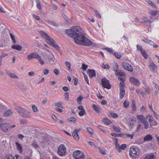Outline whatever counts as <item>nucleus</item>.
<instances>
[{
	"mask_svg": "<svg viewBox=\"0 0 159 159\" xmlns=\"http://www.w3.org/2000/svg\"><path fill=\"white\" fill-rule=\"evenodd\" d=\"M65 33L70 37L74 38L75 42L78 44L89 46L92 43L85 37L83 29L79 26H73L70 29L66 30Z\"/></svg>",
	"mask_w": 159,
	"mask_h": 159,
	"instance_id": "f257e3e1",
	"label": "nucleus"
},
{
	"mask_svg": "<svg viewBox=\"0 0 159 159\" xmlns=\"http://www.w3.org/2000/svg\"><path fill=\"white\" fill-rule=\"evenodd\" d=\"M39 33L43 38H45L46 41L48 44H49L57 50L59 49V46L55 43L53 39L48 35L47 33L43 31H40Z\"/></svg>",
	"mask_w": 159,
	"mask_h": 159,
	"instance_id": "f03ea898",
	"label": "nucleus"
},
{
	"mask_svg": "<svg viewBox=\"0 0 159 159\" xmlns=\"http://www.w3.org/2000/svg\"><path fill=\"white\" fill-rule=\"evenodd\" d=\"M17 110L18 112L23 117L29 118L31 116V112L24 108L19 107Z\"/></svg>",
	"mask_w": 159,
	"mask_h": 159,
	"instance_id": "7ed1b4c3",
	"label": "nucleus"
},
{
	"mask_svg": "<svg viewBox=\"0 0 159 159\" xmlns=\"http://www.w3.org/2000/svg\"><path fill=\"white\" fill-rule=\"evenodd\" d=\"M139 154V149L136 147H132L130 148L129 152V155L133 159H136V156Z\"/></svg>",
	"mask_w": 159,
	"mask_h": 159,
	"instance_id": "20e7f679",
	"label": "nucleus"
},
{
	"mask_svg": "<svg viewBox=\"0 0 159 159\" xmlns=\"http://www.w3.org/2000/svg\"><path fill=\"white\" fill-rule=\"evenodd\" d=\"M57 153L59 155L61 156H64L66 154V149L64 145L62 144L59 146Z\"/></svg>",
	"mask_w": 159,
	"mask_h": 159,
	"instance_id": "39448f33",
	"label": "nucleus"
},
{
	"mask_svg": "<svg viewBox=\"0 0 159 159\" xmlns=\"http://www.w3.org/2000/svg\"><path fill=\"white\" fill-rule=\"evenodd\" d=\"M73 156L75 159H85L84 154L80 151H75L73 153Z\"/></svg>",
	"mask_w": 159,
	"mask_h": 159,
	"instance_id": "423d86ee",
	"label": "nucleus"
},
{
	"mask_svg": "<svg viewBox=\"0 0 159 159\" xmlns=\"http://www.w3.org/2000/svg\"><path fill=\"white\" fill-rule=\"evenodd\" d=\"M123 67L128 71L132 72L133 71V68L128 63L123 62L122 63Z\"/></svg>",
	"mask_w": 159,
	"mask_h": 159,
	"instance_id": "0eeeda50",
	"label": "nucleus"
},
{
	"mask_svg": "<svg viewBox=\"0 0 159 159\" xmlns=\"http://www.w3.org/2000/svg\"><path fill=\"white\" fill-rule=\"evenodd\" d=\"M101 82L102 85L104 88H107L108 89H111V86L108 80L106 79L105 78H103Z\"/></svg>",
	"mask_w": 159,
	"mask_h": 159,
	"instance_id": "6e6552de",
	"label": "nucleus"
},
{
	"mask_svg": "<svg viewBox=\"0 0 159 159\" xmlns=\"http://www.w3.org/2000/svg\"><path fill=\"white\" fill-rule=\"evenodd\" d=\"M130 82L133 84L138 86L140 85V81L138 79L134 77H130L129 78Z\"/></svg>",
	"mask_w": 159,
	"mask_h": 159,
	"instance_id": "1a4fd4ad",
	"label": "nucleus"
},
{
	"mask_svg": "<svg viewBox=\"0 0 159 159\" xmlns=\"http://www.w3.org/2000/svg\"><path fill=\"white\" fill-rule=\"evenodd\" d=\"M51 138L50 137H45L43 139V140L41 142V143L43 146H45L47 144H50Z\"/></svg>",
	"mask_w": 159,
	"mask_h": 159,
	"instance_id": "9d476101",
	"label": "nucleus"
},
{
	"mask_svg": "<svg viewBox=\"0 0 159 159\" xmlns=\"http://www.w3.org/2000/svg\"><path fill=\"white\" fill-rule=\"evenodd\" d=\"M0 126L2 130L4 132H7L9 130V124L7 123H2Z\"/></svg>",
	"mask_w": 159,
	"mask_h": 159,
	"instance_id": "9b49d317",
	"label": "nucleus"
},
{
	"mask_svg": "<svg viewBox=\"0 0 159 159\" xmlns=\"http://www.w3.org/2000/svg\"><path fill=\"white\" fill-rule=\"evenodd\" d=\"M51 56H48L45 59L47 60L50 63H53L54 61V55L52 53L51 54Z\"/></svg>",
	"mask_w": 159,
	"mask_h": 159,
	"instance_id": "f8f14e48",
	"label": "nucleus"
},
{
	"mask_svg": "<svg viewBox=\"0 0 159 159\" xmlns=\"http://www.w3.org/2000/svg\"><path fill=\"white\" fill-rule=\"evenodd\" d=\"M88 71L90 77L92 78L93 76H95V72L94 70L89 69L88 70Z\"/></svg>",
	"mask_w": 159,
	"mask_h": 159,
	"instance_id": "ddd939ff",
	"label": "nucleus"
},
{
	"mask_svg": "<svg viewBox=\"0 0 159 159\" xmlns=\"http://www.w3.org/2000/svg\"><path fill=\"white\" fill-rule=\"evenodd\" d=\"M152 137L150 134H148L146 135L144 138L143 142L149 141L152 140Z\"/></svg>",
	"mask_w": 159,
	"mask_h": 159,
	"instance_id": "4468645a",
	"label": "nucleus"
},
{
	"mask_svg": "<svg viewBox=\"0 0 159 159\" xmlns=\"http://www.w3.org/2000/svg\"><path fill=\"white\" fill-rule=\"evenodd\" d=\"M7 73L10 77L16 79H18V77L15 74L12 73L9 71H7Z\"/></svg>",
	"mask_w": 159,
	"mask_h": 159,
	"instance_id": "2eb2a0df",
	"label": "nucleus"
},
{
	"mask_svg": "<svg viewBox=\"0 0 159 159\" xmlns=\"http://www.w3.org/2000/svg\"><path fill=\"white\" fill-rule=\"evenodd\" d=\"M125 94V90L124 89H120V99H122Z\"/></svg>",
	"mask_w": 159,
	"mask_h": 159,
	"instance_id": "dca6fc26",
	"label": "nucleus"
},
{
	"mask_svg": "<svg viewBox=\"0 0 159 159\" xmlns=\"http://www.w3.org/2000/svg\"><path fill=\"white\" fill-rule=\"evenodd\" d=\"M115 140L116 141V143L115 144L116 149L119 152H121V147L119 145L118 143L117 139L116 138L115 139Z\"/></svg>",
	"mask_w": 159,
	"mask_h": 159,
	"instance_id": "f3484780",
	"label": "nucleus"
},
{
	"mask_svg": "<svg viewBox=\"0 0 159 159\" xmlns=\"http://www.w3.org/2000/svg\"><path fill=\"white\" fill-rule=\"evenodd\" d=\"M78 133L76 131L74 130L72 134L74 139L77 141L79 139V136Z\"/></svg>",
	"mask_w": 159,
	"mask_h": 159,
	"instance_id": "a211bd4d",
	"label": "nucleus"
},
{
	"mask_svg": "<svg viewBox=\"0 0 159 159\" xmlns=\"http://www.w3.org/2000/svg\"><path fill=\"white\" fill-rule=\"evenodd\" d=\"M11 48L18 51H21L22 49V47L19 45H12Z\"/></svg>",
	"mask_w": 159,
	"mask_h": 159,
	"instance_id": "6ab92c4d",
	"label": "nucleus"
},
{
	"mask_svg": "<svg viewBox=\"0 0 159 159\" xmlns=\"http://www.w3.org/2000/svg\"><path fill=\"white\" fill-rule=\"evenodd\" d=\"M129 126L132 128L133 127L135 124V121L133 119L131 118L129 120Z\"/></svg>",
	"mask_w": 159,
	"mask_h": 159,
	"instance_id": "aec40b11",
	"label": "nucleus"
},
{
	"mask_svg": "<svg viewBox=\"0 0 159 159\" xmlns=\"http://www.w3.org/2000/svg\"><path fill=\"white\" fill-rule=\"evenodd\" d=\"M102 121L107 125H109L111 123V121L107 118H104L102 120Z\"/></svg>",
	"mask_w": 159,
	"mask_h": 159,
	"instance_id": "412c9836",
	"label": "nucleus"
},
{
	"mask_svg": "<svg viewBox=\"0 0 159 159\" xmlns=\"http://www.w3.org/2000/svg\"><path fill=\"white\" fill-rule=\"evenodd\" d=\"M150 68L152 70H154L157 69V66L153 62H150L149 66Z\"/></svg>",
	"mask_w": 159,
	"mask_h": 159,
	"instance_id": "4be33fe9",
	"label": "nucleus"
},
{
	"mask_svg": "<svg viewBox=\"0 0 159 159\" xmlns=\"http://www.w3.org/2000/svg\"><path fill=\"white\" fill-rule=\"evenodd\" d=\"M137 117L142 123L146 120L145 117L143 115H138Z\"/></svg>",
	"mask_w": 159,
	"mask_h": 159,
	"instance_id": "5701e85b",
	"label": "nucleus"
},
{
	"mask_svg": "<svg viewBox=\"0 0 159 159\" xmlns=\"http://www.w3.org/2000/svg\"><path fill=\"white\" fill-rule=\"evenodd\" d=\"M112 66L113 67V70L117 72L118 70V64L115 62H114L112 64Z\"/></svg>",
	"mask_w": 159,
	"mask_h": 159,
	"instance_id": "b1692460",
	"label": "nucleus"
},
{
	"mask_svg": "<svg viewBox=\"0 0 159 159\" xmlns=\"http://www.w3.org/2000/svg\"><path fill=\"white\" fill-rule=\"evenodd\" d=\"M142 123L143 124L144 128L145 129H147L149 128V124L148 121L146 120L143 121Z\"/></svg>",
	"mask_w": 159,
	"mask_h": 159,
	"instance_id": "393cba45",
	"label": "nucleus"
},
{
	"mask_svg": "<svg viewBox=\"0 0 159 159\" xmlns=\"http://www.w3.org/2000/svg\"><path fill=\"white\" fill-rule=\"evenodd\" d=\"M46 22L49 25H51L56 27H57L58 26V24L54 21L51 20H46Z\"/></svg>",
	"mask_w": 159,
	"mask_h": 159,
	"instance_id": "a878e982",
	"label": "nucleus"
},
{
	"mask_svg": "<svg viewBox=\"0 0 159 159\" xmlns=\"http://www.w3.org/2000/svg\"><path fill=\"white\" fill-rule=\"evenodd\" d=\"M16 144L17 148L19 151L21 153H22V148L20 144L18 142H16Z\"/></svg>",
	"mask_w": 159,
	"mask_h": 159,
	"instance_id": "bb28decb",
	"label": "nucleus"
},
{
	"mask_svg": "<svg viewBox=\"0 0 159 159\" xmlns=\"http://www.w3.org/2000/svg\"><path fill=\"white\" fill-rule=\"evenodd\" d=\"M12 112L11 110H9L4 113V115L6 116H9L12 115Z\"/></svg>",
	"mask_w": 159,
	"mask_h": 159,
	"instance_id": "cd10ccee",
	"label": "nucleus"
},
{
	"mask_svg": "<svg viewBox=\"0 0 159 159\" xmlns=\"http://www.w3.org/2000/svg\"><path fill=\"white\" fill-rule=\"evenodd\" d=\"M131 107L133 111H135L136 110V107L135 105V102L134 100L132 101Z\"/></svg>",
	"mask_w": 159,
	"mask_h": 159,
	"instance_id": "c85d7f7f",
	"label": "nucleus"
},
{
	"mask_svg": "<svg viewBox=\"0 0 159 159\" xmlns=\"http://www.w3.org/2000/svg\"><path fill=\"white\" fill-rule=\"evenodd\" d=\"M10 35L11 37V38L13 42V43L14 44H15L16 43V41L15 36L11 33H10Z\"/></svg>",
	"mask_w": 159,
	"mask_h": 159,
	"instance_id": "c756f323",
	"label": "nucleus"
},
{
	"mask_svg": "<svg viewBox=\"0 0 159 159\" xmlns=\"http://www.w3.org/2000/svg\"><path fill=\"white\" fill-rule=\"evenodd\" d=\"M86 129L87 131L90 134L92 135H93V130L91 127H88Z\"/></svg>",
	"mask_w": 159,
	"mask_h": 159,
	"instance_id": "7c9ffc66",
	"label": "nucleus"
},
{
	"mask_svg": "<svg viewBox=\"0 0 159 159\" xmlns=\"http://www.w3.org/2000/svg\"><path fill=\"white\" fill-rule=\"evenodd\" d=\"M83 98H84L82 96H79L77 98V102L80 104H81L82 103V100L83 99Z\"/></svg>",
	"mask_w": 159,
	"mask_h": 159,
	"instance_id": "2f4dec72",
	"label": "nucleus"
},
{
	"mask_svg": "<svg viewBox=\"0 0 159 159\" xmlns=\"http://www.w3.org/2000/svg\"><path fill=\"white\" fill-rule=\"evenodd\" d=\"M116 74L121 76H125V73L121 71H117L116 72Z\"/></svg>",
	"mask_w": 159,
	"mask_h": 159,
	"instance_id": "473e14b6",
	"label": "nucleus"
},
{
	"mask_svg": "<svg viewBox=\"0 0 159 159\" xmlns=\"http://www.w3.org/2000/svg\"><path fill=\"white\" fill-rule=\"evenodd\" d=\"M146 2L149 4L150 5L153 7H154L155 8H156V6L155 5L154 3L153 2L151 1L148 0L146 1Z\"/></svg>",
	"mask_w": 159,
	"mask_h": 159,
	"instance_id": "72a5a7b5",
	"label": "nucleus"
},
{
	"mask_svg": "<svg viewBox=\"0 0 159 159\" xmlns=\"http://www.w3.org/2000/svg\"><path fill=\"white\" fill-rule=\"evenodd\" d=\"M144 159H155V157L154 155H151L147 156Z\"/></svg>",
	"mask_w": 159,
	"mask_h": 159,
	"instance_id": "f704fd0d",
	"label": "nucleus"
},
{
	"mask_svg": "<svg viewBox=\"0 0 159 159\" xmlns=\"http://www.w3.org/2000/svg\"><path fill=\"white\" fill-rule=\"evenodd\" d=\"M110 116L111 117H113L115 118H116L118 117V116L116 114L112 112H110Z\"/></svg>",
	"mask_w": 159,
	"mask_h": 159,
	"instance_id": "c9c22d12",
	"label": "nucleus"
},
{
	"mask_svg": "<svg viewBox=\"0 0 159 159\" xmlns=\"http://www.w3.org/2000/svg\"><path fill=\"white\" fill-rule=\"evenodd\" d=\"M112 128L116 132H120L121 131L120 129L118 126H113Z\"/></svg>",
	"mask_w": 159,
	"mask_h": 159,
	"instance_id": "e433bc0d",
	"label": "nucleus"
},
{
	"mask_svg": "<svg viewBox=\"0 0 159 159\" xmlns=\"http://www.w3.org/2000/svg\"><path fill=\"white\" fill-rule=\"evenodd\" d=\"M148 43L151 45H152L154 48H156L157 47V45L154 43L151 40H149Z\"/></svg>",
	"mask_w": 159,
	"mask_h": 159,
	"instance_id": "4c0bfd02",
	"label": "nucleus"
},
{
	"mask_svg": "<svg viewBox=\"0 0 159 159\" xmlns=\"http://www.w3.org/2000/svg\"><path fill=\"white\" fill-rule=\"evenodd\" d=\"M129 102L128 101L126 100L123 103V106L125 108H127L129 106Z\"/></svg>",
	"mask_w": 159,
	"mask_h": 159,
	"instance_id": "58836bf2",
	"label": "nucleus"
},
{
	"mask_svg": "<svg viewBox=\"0 0 159 159\" xmlns=\"http://www.w3.org/2000/svg\"><path fill=\"white\" fill-rule=\"evenodd\" d=\"M34 58L36 59L40 58V56L36 52L32 53Z\"/></svg>",
	"mask_w": 159,
	"mask_h": 159,
	"instance_id": "ea45409f",
	"label": "nucleus"
},
{
	"mask_svg": "<svg viewBox=\"0 0 159 159\" xmlns=\"http://www.w3.org/2000/svg\"><path fill=\"white\" fill-rule=\"evenodd\" d=\"M102 67L104 69H109L110 68V66L108 64H102Z\"/></svg>",
	"mask_w": 159,
	"mask_h": 159,
	"instance_id": "a19ab883",
	"label": "nucleus"
},
{
	"mask_svg": "<svg viewBox=\"0 0 159 159\" xmlns=\"http://www.w3.org/2000/svg\"><path fill=\"white\" fill-rule=\"evenodd\" d=\"M86 112L84 110H81L79 112V115L80 116H83L84 114H86Z\"/></svg>",
	"mask_w": 159,
	"mask_h": 159,
	"instance_id": "79ce46f5",
	"label": "nucleus"
},
{
	"mask_svg": "<svg viewBox=\"0 0 159 159\" xmlns=\"http://www.w3.org/2000/svg\"><path fill=\"white\" fill-rule=\"evenodd\" d=\"M93 109L97 112H98L99 111V107L96 105H93Z\"/></svg>",
	"mask_w": 159,
	"mask_h": 159,
	"instance_id": "37998d69",
	"label": "nucleus"
},
{
	"mask_svg": "<svg viewBox=\"0 0 159 159\" xmlns=\"http://www.w3.org/2000/svg\"><path fill=\"white\" fill-rule=\"evenodd\" d=\"M125 81H120V89H124V82Z\"/></svg>",
	"mask_w": 159,
	"mask_h": 159,
	"instance_id": "c03bdc74",
	"label": "nucleus"
},
{
	"mask_svg": "<svg viewBox=\"0 0 159 159\" xmlns=\"http://www.w3.org/2000/svg\"><path fill=\"white\" fill-rule=\"evenodd\" d=\"M65 64L67 67H68L70 70H71V65L70 63L67 61L65 62Z\"/></svg>",
	"mask_w": 159,
	"mask_h": 159,
	"instance_id": "a18cd8bd",
	"label": "nucleus"
},
{
	"mask_svg": "<svg viewBox=\"0 0 159 159\" xmlns=\"http://www.w3.org/2000/svg\"><path fill=\"white\" fill-rule=\"evenodd\" d=\"M4 159H15L13 156L11 155H7L4 158Z\"/></svg>",
	"mask_w": 159,
	"mask_h": 159,
	"instance_id": "49530a36",
	"label": "nucleus"
},
{
	"mask_svg": "<svg viewBox=\"0 0 159 159\" xmlns=\"http://www.w3.org/2000/svg\"><path fill=\"white\" fill-rule=\"evenodd\" d=\"M141 53L143 57L146 58L147 57V54L145 51H142L141 52Z\"/></svg>",
	"mask_w": 159,
	"mask_h": 159,
	"instance_id": "de8ad7c7",
	"label": "nucleus"
},
{
	"mask_svg": "<svg viewBox=\"0 0 159 159\" xmlns=\"http://www.w3.org/2000/svg\"><path fill=\"white\" fill-rule=\"evenodd\" d=\"M32 107L33 109V111L34 112H37L38 111V110L37 109V107L34 105H33L32 106Z\"/></svg>",
	"mask_w": 159,
	"mask_h": 159,
	"instance_id": "09e8293b",
	"label": "nucleus"
},
{
	"mask_svg": "<svg viewBox=\"0 0 159 159\" xmlns=\"http://www.w3.org/2000/svg\"><path fill=\"white\" fill-rule=\"evenodd\" d=\"M68 120L69 121H72L73 123H75L76 121V119L74 117H72L68 118Z\"/></svg>",
	"mask_w": 159,
	"mask_h": 159,
	"instance_id": "8fccbe9b",
	"label": "nucleus"
},
{
	"mask_svg": "<svg viewBox=\"0 0 159 159\" xmlns=\"http://www.w3.org/2000/svg\"><path fill=\"white\" fill-rule=\"evenodd\" d=\"M134 135V134H125V137H130L131 139H132L133 138V136Z\"/></svg>",
	"mask_w": 159,
	"mask_h": 159,
	"instance_id": "3c124183",
	"label": "nucleus"
},
{
	"mask_svg": "<svg viewBox=\"0 0 159 159\" xmlns=\"http://www.w3.org/2000/svg\"><path fill=\"white\" fill-rule=\"evenodd\" d=\"M32 146L35 148H39V146L38 145L37 142L35 141H34L33 143Z\"/></svg>",
	"mask_w": 159,
	"mask_h": 159,
	"instance_id": "603ef678",
	"label": "nucleus"
},
{
	"mask_svg": "<svg viewBox=\"0 0 159 159\" xmlns=\"http://www.w3.org/2000/svg\"><path fill=\"white\" fill-rule=\"evenodd\" d=\"M38 61H39L40 64L41 65H43L44 64V61H43V60H42V58H41V57L40 56V58H38Z\"/></svg>",
	"mask_w": 159,
	"mask_h": 159,
	"instance_id": "864d4df0",
	"label": "nucleus"
},
{
	"mask_svg": "<svg viewBox=\"0 0 159 159\" xmlns=\"http://www.w3.org/2000/svg\"><path fill=\"white\" fill-rule=\"evenodd\" d=\"M37 2V7L40 10L41 9V5L40 4L38 0H37V1H36Z\"/></svg>",
	"mask_w": 159,
	"mask_h": 159,
	"instance_id": "5fc2aeb1",
	"label": "nucleus"
},
{
	"mask_svg": "<svg viewBox=\"0 0 159 159\" xmlns=\"http://www.w3.org/2000/svg\"><path fill=\"white\" fill-rule=\"evenodd\" d=\"M63 17L64 19L67 21L68 23H70L71 22V21L70 19H68L65 15H63Z\"/></svg>",
	"mask_w": 159,
	"mask_h": 159,
	"instance_id": "6e6d98bb",
	"label": "nucleus"
},
{
	"mask_svg": "<svg viewBox=\"0 0 159 159\" xmlns=\"http://www.w3.org/2000/svg\"><path fill=\"white\" fill-rule=\"evenodd\" d=\"M8 55L7 53H1V55L0 56V59H2V57H4Z\"/></svg>",
	"mask_w": 159,
	"mask_h": 159,
	"instance_id": "4d7b16f0",
	"label": "nucleus"
},
{
	"mask_svg": "<svg viewBox=\"0 0 159 159\" xmlns=\"http://www.w3.org/2000/svg\"><path fill=\"white\" fill-rule=\"evenodd\" d=\"M84 76L85 82L87 83L89 85V80L87 75L85 74H84Z\"/></svg>",
	"mask_w": 159,
	"mask_h": 159,
	"instance_id": "13d9d810",
	"label": "nucleus"
},
{
	"mask_svg": "<svg viewBox=\"0 0 159 159\" xmlns=\"http://www.w3.org/2000/svg\"><path fill=\"white\" fill-rule=\"evenodd\" d=\"M64 97L65 98V99L66 100H69V95L68 93H66L64 94Z\"/></svg>",
	"mask_w": 159,
	"mask_h": 159,
	"instance_id": "bf43d9fd",
	"label": "nucleus"
},
{
	"mask_svg": "<svg viewBox=\"0 0 159 159\" xmlns=\"http://www.w3.org/2000/svg\"><path fill=\"white\" fill-rule=\"evenodd\" d=\"M4 107L2 104L0 103V113L4 110Z\"/></svg>",
	"mask_w": 159,
	"mask_h": 159,
	"instance_id": "052dcab7",
	"label": "nucleus"
},
{
	"mask_svg": "<svg viewBox=\"0 0 159 159\" xmlns=\"http://www.w3.org/2000/svg\"><path fill=\"white\" fill-rule=\"evenodd\" d=\"M151 15L153 16H155L157 13V11H152L150 12Z\"/></svg>",
	"mask_w": 159,
	"mask_h": 159,
	"instance_id": "680f3d73",
	"label": "nucleus"
},
{
	"mask_svg": "<svg viewBox=\"0 0 159 159\" xmlns=\"http://www.w3.org/2000/svg\"><path fill=\"white\" fill-rule=\"evenodd\" d=\"M53 72L56 76H57L59 75V71L57 69H55L53 70Z\"/></svg>",
	"mask_w": 159,
	"mask_h": 159,
	"instance_id": "e2e57ef3",
	"label": "nucleus"
},
{
	"mask_svg": "<svg viewBox=\"0 0 159 159\" xmlns=\"http://www.w3.org/2000/svg\"><path fill=\"white\" fill-rule=\"evenodd\" d=\"M153 112L156 118L157 119H159V115L154 111H153Z\"/></svg>",
	"mask_w": 159,
	"mask_h": 159,
	"instance_id": "0e129e2a",
	"label": "nucleus"
},
{
	"mask_svg": "<svg viewBox=\"0 0 159 159\" xmlns=\"http://www.w3.org/2000/svg\"><path fill=\"white\" fill-rule=\"evenodd\" d=\"M74 84L75 85H76L78 84V80L76 77H74Z\"/></svg>",
	"mask_w": 159,
	"mask_h": 159,
	"instance_id": "69168bd1",
	"label": "nucleus"
},
{
	"mask_svg": "<svg viewBox=\"0 0 159 159\" xmlns=\"http://www.w3.org/2000/svg\"><path fill=\"white\" fill-rule=\"evenodd\" d=\"M32 58H34L33 57V56L32 55V53H31L30 54H29L27 56V59L28 60H30V59H32Z\"/></svg>",
	"mask_w": 159,
	"mask_h": 159,
	"instance_id": "338daca9",
	"label": "nucleus"
},
{
	"mask_svg": "<svg viewBox=\"0 0 159 159\" xmlns=\"http://www.w3.org/2000/svg\"><path fill=\"white\" fill-rule=\"evenodd\" d=\"M88 67V65H86L84 64H82V69L83 70H86L87 69Z\"/></svg>",
	"mask_w": 159,
	"mask_h": 159,
	"instance_id": "774afa93",
	"label": "nucleus"
}]
</instances>
